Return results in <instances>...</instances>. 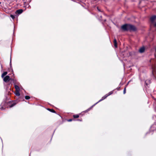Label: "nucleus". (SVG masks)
<instances>
[{"instance_id": "1", "label": "nucleus", "mask_w": 156, "mask_h": 156, "mask_svg": "<svg viewBox=\"0 0 156 156\" xmlns=\"http://www.w3.org/2000/svg\"><path fill=\"white\" fill-rule=\"evenodd\" d=\"M121 28L124 30H136V27L133 26L129 24H126L121 27Z\"/></svg>"}, {"instance_id": "2", "label": "nucleus", "mask_w": 156, "mask_h": 156, "mask_svg": "<svg viewBox=\"0 0 156 156\" xmlns=\"http://www.w3.org/2000/svg\"><path fill=\"white\" fill-rule=\"evenodd\" d=\"M10 80V79L9 77V76H5L3 79V80L5 82H7L9 81Z\"/></svg>"}, {"instance_id": "3", "label": "nucleus", "mask_w": 156, "mask_h": 156, "mask_svg": "<svg viewBox=\"0 0 156 156\" xmlns=\"http://www.w3.org/2000/svg\"><path fill=\"white\" fill-rule=\"evenodd\" d=\"M145 48L144 47H141L139 49V51L140 53H142L144 51Z\"/></svg>"}, {"instance_id": "4", "label": "nucleus", "mask_w": 156, "mask_h": 156, "mask_svg": "<svg viewBox=\"0 0 156 156\" xmlns=\"http://www.w3.org/2000/svg\"><path fill=\"white\" fill-rule=\"evenodd\" d=\"M156 19V16H153L151 18V20L153 23Z\"/></svg>"}, {"instance_id": "5", "label": "nucleus", "mask_w": 156, "mask_h": 156, "mask_svg": "<svg viewBox=\"0 0 156 156\" xmlns=\"http://www.w3.org/2000/svg\"><path fill=\"white\" fill-rule=\"evenodd\" d=\"M22 12H23V10L21 9L17 10L16 12V13H18L19 14H21Z\"/></svg>"}, {"instance_id": "6", "label": "nucleus", "mask_w": 156, "mask_h": 156, "mask_svg": "<svg viewBox=\"0 0 156 156\" xmlns=\"http://www.w3.org/2000/svg\"><path fill=\"white\" fill-rule=\"evenodd\" d=\"M114 44L115 47L117 48V43L115 39L114 41Z\"/></svg>"}, {"instance_id": "7", "label": "nucleus", "mask_w": 156, "mask_h": 156, "mask_svg": "<svg viewBox=\"0 0 156 156\" xmlns=\"http://www.w3.org/2000/svg\"><path fill=\"white\" fill-rule=\"evenodd\" d=\"M7 73V72H4L2 75V77H3L5 75H6Z\"/></svg>"}, {"instance_id": "8", "label": "nucleus", "mask_w": 156, "mask_h": 156, "mask_svg": "<svg viewBox=\"0 0 156 156\" xmlns=\"http://www.w3.org/2000/svg\"><path fill=\"white\" fill-rule=\"evenodd\" d=\"M15 89H16V91H19V87L17 85H15Z\"/></svg>"}, {"instance_id": "9", "label": "nucleus", "mask_w": 156, "mask_h": 156, "mask_svg": "<svg viewBox=\"0 0 156 156\" xmlns=\"http://www.w3.org/2000/svg\"><path fill=\"white\" fill-rule=\"evenodd\" d=\"M15 94L17 95V96H19L20 95V93H19V91H16V93H15Z\"/></svg>"}, {"instance_id": "10", "label": "nucleus", "mask_w": 156, "mask_h": 156, "mask_svg": "<svg viewBox=\"0 0 156 156\" xmlns=\"http://www.w3.org/2000/svg\"><path fill=\"white\" fill-rule=\"evenodd\" d=\"M79 115H73V117L74 118H77L79 117Z\"/></svg>"}, {"instance_id": "11", "label": "nucleus", "mask_w": 156, "mask_h": 156, "mask_svg": "<svg viewBox=\"0 0 156 156\" xmlns=\"http://www.w3.org/2000/svg\"><path fill=\"white\" fill-rule=\"evenodd\" d=\"M25 99H28L30 98V97L28 96H26L25 97Z\"/></svg>"}, {"instance_id": "12", "label": "nucleus", "mask_w": 156, "mask_h": 156, "mask_svg": "<svg viewBox=\"0 0 156 156\" xmlns=\"http://www.w3.org/2000/svg\"><path fill=\"white\" fill-rule=\"evenodd\" d=\"M10 16L11 17V18H12L13 19H14L15 18V16H14V15H10Z\"/></svg>"}, {"instance_id": "13", "label": "nucleus", "mask_w": 156, "mask_h": 156, "mask_svg": "<svg viewBox=\"0 0 156 156\" xmlns=\"http://www.w3.org/2000/svg\"><path fill=\"white\" fill-rule=\"evenodd\" d=\"M48 109L49 110H50L51 111V112H55V111L53 109Z\"/></svg>"}, {"instance_id": "14", "label": "nucleus", "mask_w": 156, "mask_h": 156, "mask_svg": "<svg viewBox=\"0 0 156 156\" xmlns=\"http://www.w3.org/2000/svg\"><path fill=\"white\" fill-rule=\"evenodd\" d=\"M154 27H156V22L154 23Z\"/></svg>"}, {"instance_id": "15", "label": "nucleus", "mask_w": 156, "mask_h": 156, "mask_svg": "<svg viewBox=\"0 0 156 156\" xmlns=\"http://www.w3.org/2000/svg\"><path fill=\"white\" fill-rule=\"evenodd\" d=\"M126 92V89L125 88L124 89V93L125 94Z\"/></svg>"}, {"instance_id": "16", "label": "nucleus", "mask_w": 156, "mask_h": 156, "mask_svg": "<svg viewBox=\"0 0 156 156\" xmlns=\"http://www.w3.org/2000/svg\"><path fill=\"white\" fill-rule=\"evenodd\" d=\"M14 105V104H13V105H12L10 106V107H12V106H13Z\"/></svg>"}, {"instance_id": "17", "label": "nucleus", "mask_w": 156, "mask_h": 156, "mask_svg": "<svg viewBox=\"0 0 156 156\" xmlns=\"http://www.w3.org/2000/svg\"><path fill=\"white\" fill-rule=\"evenodd\" d=\"M71 121V120H69V121Z\"/></svg>"}, {"instance_id": "18", "label": "nucleus", "mask_w": 156, "mask_h": 156, "mask_svg": "<svg viewBox=\"0 0 156 156\" xmlns=\"http://www.w3.org/2000/svg\"><path fill=\"white\" fill-rule=\"evenodd\" d=\"M1 2H0V4H1Z\"/></svg>"}]
</instances>
